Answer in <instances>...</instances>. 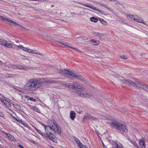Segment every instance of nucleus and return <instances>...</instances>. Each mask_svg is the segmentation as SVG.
Here are the masks:
<instances>
[{
  "mask_svg": "<svg viewBox=\"0 0 148 148\" xmlns=\"http://www.w3.org/2000/svg\"><path fill=\"white\" fill-rule=\"evenodd\" d=\"M19 92H22V91L21 90H18Z\"/></svg>",
  "mask_w": 148,
  "mask_h": 148,
  "instance_id": "61",
  "label": "nucleus"
},
{
  "mask_svg": "<svg viewBox=\"0 0 148 148\" xmlns=\"http://www.w3.org/2000/svg\"><path fill=\"white\" fill-rule=\"evenodd\" d=\"M90 20L91 21L95 22H97L98 21V19L94 17H91L90 18Z\"/></svg>",
  "mask_w": 148,
  "mask_h": 148,
  "instance_id": "24",
  "label": "nucleus"
},
{
  "mask_svg": "<svg viewBox=\"0 0 148 148\" xmlns=\"http://www.w3.org/2000/svg\"><path fill=\"white\" fill-rule=\"evenodd\" d=\"M4 46L8 48H11L12 47V45L10 43H7V41L5 43Z\"/></svg>",
  "mask_w": 148,
  "mask_h": 148,
  "instance_id": "21",
  "label": "nucleus"
},
{
  "mask_svg": "<svg viewBox=\"0 0 148 148\" xmlns=\"http://www.w3.org/2000/svg\"><path fill=\"white\" fill-rule=\"evenodd\" d=\"M2 147L1 145H0V148H2Z\"/></svg>",
  "mask_w": 148,
  "mask_h": 148,
  "instance_id": "62",
  "label": "nucleus"
},
{
  "mask_svg": "<svg viewBox=\"0 0 148 148\" xmlns=\"http://www.w3.org/2000/svg\"><path fill=\"white\" fill-rule=\"evenodd\" d=\"M68 74L71 76L78 78V79L81 80L82 82L84 81L83 77L81 75L78 73H76L74 71H69L67 72Z\"/></svg>",
  "mask_w": 148,
  "mask_h": 148,
  "instance_id": "4",
  "label": "nucleus"
},
{
  "mask_svg": "<svg viewBox=\"0 0 148 148\" xmlns=\"http://www.w3.org/2000/svg\"><path fill=\"white\" fill-rule=\"evenodd\" d=\"M39 52L38 51H37L35 52V53L36 54H38Z\"/></svg>",
  "mask_w": 148,
  "mask_h": 148,
  "instance_id": "59",
  "label": "nucleus"
},
{
  "mask_svg": "<svg viewBox=\"0 0 148 148\" xmlns=\"http://www.w3.org/2000/svg\"><path fill=\"white\" fill-rule=\"evenodd\" d=\"M33 109L36 112H40V109L36 106H34L33 107Z\"/></svg>",
  "mask_w": 148,
  "mask_h": 148,
  "instance_id": "29",
  "label": "nucleus"
},
{
  "mask_svg": "<svg viewBox=\"0 0 148 148\" xmlns=\"http://www.w3.org/2000/svg\"><path fill=\"white\" fill-rule=\"evenodd\" d=\"M126 17L127 18H133V19L134 20V18H138V16L136 15H133L132 14H127L126 15Z\"/></svg>",
  "mask_w": 148,
  "mask_h": 148,
  "instance_id": "16",
  "label": "nucleus"
},
{
  "mask_svg": "<svg viewBox=\"0 0 148 148\" xmlns=\"http://www.w3.org/2000/svg\"><path fill=\"white\" fill-rule=\"evenodd\" d=\"M50 83H52L53 82L52 80H50Z\"/></svg>",
  "mask_w": 148,
  "mask_h": 148,
  "instance_id": "60",
  "label": "nucleus"
},
{
  "mask_svg": "<svg viewBox=\"0 0 148 148\" xmlns=\"http://www.w3.org/2000/svg\"><path fill=\"white\" fill-rule=\"evenodd\" d=\"M102 144L104 148H107V146L105 145L103 142L102 143Z\"/></svg>",
  "mask_w": 148,
  "mask_h": 148,
  "instance_id": "49",
  "label": "nucleus"
},
{
  "mask_svg": "<svg viewBox=\"0 0 148 148\" xmlns=\"http://www.w3.org/2000/svg\"><path fill=\"white\" fill-rule=\"evenodd\" d=\"M15 119L21 123H22L23 121L21 119H20L19 118H15Z\"/></svg>",
  "mask_w": 148,
  "mask_h": 148,
  "instance_id": "38",
  "label": "nucleus"
},
{
  "mask_svg": "<svg viewBox=\"0 0 148 148\" xmlns=\"http://www.w3.org/2000/svg\"><path fill=\"white\" fill-rule=\"evenodd\" d=\"M134 21L136 22H138L140 23H142L146 25H147L146 23L142 19V18L138 16L137 18H134Z\"/></svg>",
  "mask_w": 148,
  "mask_h": 148,
  "instance_id": "10",
  "label": "nucleus"
},
{
  "mask_svg": "<svg viewBox=\"0 0 148 148\" xmlns=\"http://www.w3.org/2000/svg\"><path fill=\"white\" fill-rule=\"evenodd\" d=\"M18 69H20L24 71L26 70V66H19L18 67Z\"/></svg>",
  "mask_w": 148,
  "mask_h": 148,
  "instance_id": "27",
  "label": "nucleus"
},
{
  "mask_svg": "<svg viewBox=\"0 0 148 148\" xmlns=\"http://www.w3.org/2000/svg\"><path fill=\"white\" fill-rule=\"evenodd\" d=\"M92 34L95 36L99 38L104 36L103 34L102 33L97 32H93Z\"/></svg>",
  "mask_w": 148,
  "mask_h": 148,
  "instance_id": "13",
  "label": "nucleus"
},
{
  "mask_svg": "<svg viewBox=\"0 0 148 148\" xmlns=\"http://www.w3.org/2000/svg\"><path fill=\"white\" fill-rule=\"evenodd\" d=\"M1 101L3 103H4L5 105L7 104L8 102L5 100H4L3 99H1Z\"/></svg>",
  "mask_w": 148,
  "mask_h": 148,
  "instance_id": "37",
  "label": "nucleus"
},
{
  "mask_svg": "<svg viewBox=\"0 0 148 148\" xmlns=\"http://www.w3.org/2000/svg\"><path fill=\"white\" fill-rule=\"evenodd\" d=\"M72 84H71V83H68L67 84H66V85L67 87L69 88H71L72 86Z\"/></svg>",
  "mask_w": 148,
  "mask_h": 148,
  "instance_id": "42",
  "label": "nucleus"
},
{
  "mask_svg": "<svg viewBox=\"0 0 148 148\" xmlns=\"http://www.w3.org/2000/svg\"><path fill=\"white\" fill-rule=\"evenodd\" d=\"M42 83V82L40 80L30 79L25 85V88L28 91H34L40 87Z\"/></svg>",
  "mask_w": 148,
  "mask_h": 148,
  "instance_id": "1",
  "label": "nucleus"
},
{
  "mask_svg": "<svg viewBox=\"0 0 148 148\" xmlns=\"http://www.w3.org/2000/svg\"><path fill=\"white\" fill-rule=\"evenodd\" d=\"M111 125L112 127L119 131L122 134L127 132V130L126 126L117 121H113L111 123Z\"/></svg>",
  "mask_w": 148,
  "mask_h": 148,
  "instance_id": "3",
  "label": "nucleus"
},
{
  "mask_svg": "<svg viewBox=\"0 0 148 148\" xmlns=\"http://www.w3.org/2000/svg\"><path fill=\"white\" fill-rule=\"evenodd\" d=\"M132 144L133 145L135 146L136 148H139L138 147V145H137V143L136 142L134 141V142Z\"/></svg>",
  "mask_w": 148,
  "mask_h": 148,
  "instance_id": "34",
  "label": "nucleus"
},
{
  "mask_svg": "<svg viewBox=\"0 0 148 148\" xmlns=\"http://www.w3.org/2000/svg\"><path fill=\"white\" fill-rule=\"evenodd\" d=\"M120 58H121V59H124V60L127 59L128 58V57H126L125 55H123V56H121Z\"/></svg>",
  "mask_w": 148,
  "mask_h": 148,
  "instance_id": "36",
  "label": "nucleus"
},
{
  "mask_svg": "<svg viewBox=\"0 0 148 148\" xmlns=\"http://www.w3.org/2000/svg\"><path fill=\"white\" fill-rule=\"evenodd\" d=\"M73 89H76V90H80L84 91L85 90V88L83 87H81V86L79 85H76L75 84L72 83L71 87Z\"/></svg>",
  "mask_w": 148,
  "mask_h": 148,
  "instance_id": "11",
  "label": "nucleus"
},
{
  "mask_svg": "<svg viewBox=\"0 0 148 148\" xmlns=\"http://www.w3.org/2000/svg\"><path fill=\"white\" fill-rule=\"evenodd\" d=\"M121 81L124 84H130L131 86L133 87H136L137 88H138L139 87L144 89L146 88L148 89V85L141 83L139 80L137 79H133V80L123 79L121 80Z\"/></svg>",
  "mask_w": 148,
  "mask_h": 148,
  "instance_id": "2",
  "label": "nucleus"
},
{
  "mask_svg": "<svg viewBox=\"0 0 148 148\" xmlns=\"http://www.w3.org/2000/svg\"><path fill=\"white\" fill-rule=\"evenodd\" d=\"M20 148H24L21 145H19L18 146Z\"/></svg>",
  "mask_w": 148,
  "mask_h": 148,
  "instance_id": "58",
  "label": "nucleus"
},
{
  "mask_svg": "<svg viewBox=\"0 0 148 148\" xmlns=\"http://www.w3.org/2000/svg\"><path fill=\"white\" fill-rule=\"evenodd\" d=\"M101 6H103V7L106 8L107 10H108L109 11H111V10L109 8L108 6L106 4H101Z\"/></svg>",
  "mask_w": 148,
  "mask_h": 148,
  "instance_id": "25",
  "label": "nucleus"
},
{
  "mask_svg": "<svg viewBox=\"0 0 148 148\" xmlns=\"http://www.w3.org/2000/svg\"><path fill=\"white\" fill-rule=\"evenodd\" d=\"M0 19H1L3 21H4L5 22H10V24L11 25L12 24H13L14 25H15L16 26H18L20 27L21 26V25L17 23H16L14 21H13L10 20V19H9L5 17L1 16L0 15Z\"/></svg>",
  "mask_w": 148,
  "mask_h": 148,
  "instance_id": "6",
  "label": "nucleus"
},
{
  "mask_svg": "<svg viewBox=\"0 0 148 148\" xmlns=\"http://www.w3.org/2000/svg\"><path fill=\"white\" fill-rule=\"evenodd\" d=\"M23 125L24 126H26L27 124L26 123H24L23 122L22 123Z\"/></svg>",
  "mask_w": 148,
  "mask_h": 148,
  "instance_id": "53",
  "label": "nucleus"
},
{
  "mask_svg": "<svg viewBox=\"0 0 148 148\" xmlns=\"http://www.w3.org/2000/svg\"><path fill=\"white\" fill-rule=\"evenodd\" d=\"M139 146L142 148H145V140L143 139H141L139 140Z\"/></svg>",
  "mask_w": 148,
  "mask_h": 148,
  "instance_id": "14",
  "label": "nucleus"
},
{
  "mask_svg": "<svg viewBox=\"0 0 148 148\" xmlns=\"http://www.w3.org/2000/svg\"><path fill=\"white\" fill-rule=\"evenodd\" d=\"M32 50H31V49H28L27 51L29 52V53H31Z\"/></svg>",
  "mask_w": 148,
  "mask_h": 148,
  "instance_id": "50",
  "label": "nucleus"
},
{
  "mask_svg": "<svg viewBox=\"0 0 148 148\" xmlns=\"http://www.w3.org/2000/svg\"><path fill=\"white\" fill-rule=\"evenodd\" d=\"M3 64L4 65V64H3V63L0 60V65L3 66Z\"/></svg>",
  "mask_w": 148,
  "mask_h": 148,
  "instance_id": "52",
  "label": "nucleus"
},
{
  "mask_svg": "<svg viewBox=\"0 0 148 148\" xmlns=\"http://www.w3.org/2000/svg\"><path fill=\"white\" fill-rule=\"evenodd\" d=\"M37 132L41 135H43V133H42L40 131L38 130V131Z\"/></svg>",
  "mask_w": 148,
  "mask_h": 148,
  "instance_id": "47",
  "label": "nucleus"
},
{
  "mask_svg": "<svg viewBox=\"0 0 148 148\" xmlns=\"http://www.w3.org/2000/svg\"><path fill=\"white\" fill-rule=\"evenodd\" d=\"M36 52V51L35 50H32V51L31 52V53H35V52Z\"/></svg>",
  "mask_w": 148,
  "mask_h": 148,
  "instance_id": "48",
  "label": "nucleus"
},
{
  "mask_svg": "<svg viewBox=\"0 0 148 148\" xmlns=\"http://www.w3.org/2000/svg\"><path fill=\"white\" fill-rule=\"evenodd\" d=\"M38 54L40 55H42V54H41V53H38Z\"/></svg>",
  "mask_w": 148,
  "mask_h": 148,
  "instance_id": "64",
  "label": "nucleus"
},
{
  "mask_svg": "<svg viewBox=\"0 0 148 148\" xmlns=\"http://www.w3.org/2000/svg\"><path fill=\"white\" fill-rule=\"evenodd\" d=\"M91 43L94 45H97L99 44V42L98 40H94L92 39L91 40Z\"/></svg>",
  "mask_w": 148,
  "mask_h": 148,
  "instance_id": "22",
  "label": "nucleus"
},
{
  "mask_svg": "<svg viewBox=\"0 0 148 148\" xmlns=\"http://www.w3.org/2000/svg\"><path fill=\"white\" fill-rule=\"evenodd\" d=\"M56 129L57 130L56 131V132L57 133L60 134L61 132V129L60 127L58 126Z\"/></svg>",
  "mask_w": 148,
  "mask_h": 148,
  "instance_id": "30",
  "label": "nucleus"
},
{
  "mask_svg": "<svg viewBox=\"0 0 148 148\" xmlns=\"http://www.w3.org/2000/svg\"><path fill=\"white\" fill-rule=\"evenodd\" d=\"M20 27H21L23 29H25L29 31V29L25 27H24L22 25H21V26Z\"/></svg>",
  "mask_w": 148,
  "mask_h": 148,
  "instance_id": "43",
  "label": "nucleus"
},
{
  "mask_svg": "<svg viewBox=\"0 0 148 148\" xmlns=\"http://www.w3.org/2000/svg\"><path fill=\"white\" fill-rule=\"evenodd\" d=\"M26 68L27 69H26V71H27L29 70H34L35 68L34 67L26 66Z\"/></svg>",
  "mask_w": 148,
  "mask_h": 148,
  "instance_id": "31",
  "label": "nucleus"
},
{
  "mask_svg": "<svg viewBox=\"0 0 148 148\" xmlns=\"http://www.w3.org/2000/svg\"><path fill=\"white\" fill-rule=\"evenodd\" d=\"M129 141L132 144L134 142V141H133L131 140H130Z\"/></svg>",
  "mask_w": 148,
  "mask_h": 148,
  "instance_id": "55",
  "label": "nucleus"
},
{
  "mask_svg": "<svg viewBox=\"0 0 148 148\" xmlns=\"http://www.w3.org/2000/svg\"><path fill=\"white\" fill-rule=\"evenodd\" d=\"M82 5L88 8H90L92 9L97 11L98 12L100 13H102L103 12L101 10H100L98 8H96L93 6V5H89L88 4H86L84 3L82 4Z\"/></svg>",
  "mask_w": 148,
  "mask_h": 148,
  "instance_id": "8",
  "label": "nucleus"
},
{
  "mask_svg": "<svg viewBox=\"0 0 148 148\" xmlns=\"http://www.w3.org/2000/svg\"><path fill=\"white\" fill-rule=\"evenodd\" d=\"M29 140L32 142L33 143H34L35 142V141L34 140H31L30 139H29Z\"/></svg>",
  "mask_w": 148,
  "mask_h": 148,
  "instance_id": "51",
  "label": "nucleus"
},
{
  "mask_svg": "<svg viewBox=\"0 0 148 148\" xmlns=\"http://www.w3.org/2000/svg\"><path fill=\"white\" fill-rule=\"evenodd\" d=\"M85 89L84 91H81L80 90H78L77 91V94L79 96L81 97H90L93 96L92 94L88 93H87L86 92H83V91H84L85 90Z\"/></svg>",
  "mask_w": 148,
  "mask_h": 148,
  "instance_id": "5",
  "label": "nucleus"
},
{
  "mask_svg": "<svg viewBox=\"0 0 148 148\" xmlns=\"http://www.w3.org/2000/svg\"><path fill=\"white\" fill-rule=\"evenodd\" d=\"M13 106L16 108H18V107H19L18 105H16V104H14Z\"/></svg>",
  "mask_w": 148,
  "mask_h": 148,
  "instance_id": "46",
  "label": "nucleus"
},
{
  "mask_svg": "<svg viewBox=\"0 0 148 148\" xmlns=\"http://www.w3.org/2000/svg\"><path fill=\"white\" fill-rule=\"evenodd\" d=\"M21 47H20V48L21 49H23L24 51H27V50L28 49V48H27L26 47H22V45H21Z\"/></svg>",
  "mask_w": 148,
  "mask_h": 148,
  "instance_id": "35",
  "label": "nucleus"
},
{
  "mask_svg": "<svg viewBox=\"0 0 148 148\" xmlns=\"http://www.w3.org/2000/svg\"><path fill=\"white\" fill-rule=\"evenodd\" d=\"M114 145L116 146L117 148H119V147H123L121 145L119 142L117 141H116L114 142L113 143Z\"/></svg>",
  "mask_w": 148,
  "mask_h": 148,
  "instance_id": "17",
  "label": "nucleus"
},
{
  "mask_svg": "<svg viewBox=\"0 0 148 148\" xmlns=\"http://www.w3.org/2000/svg\"><path fill=\"white\" fill-rule=\"evenodd\" d=\"M76 117V113L73 111H72L70 112V117L71 119L74 120Z\"/></svg>",
  "mask_w": 148,
  "mask_h": 148,
  "instance_id": "15",
  "label": "nucleus"
},
{
  "mask_svg": "<svg viewBox=\"0 0 148 148\" xmlns=\"http://www.w3.org/2000/svg\"><path fill=\"white\" fill-rule=\"evenodd\" d=\"M84 119H87L91 121H96L98 120L97 118H95L94 116H93L88 114H86L84 116Z\"/></svg>",
  "mask_w": 148,
  "mask_h": 148,
  "instance_id": "9",
  "label": "nucleus"
},
{
  "mask_svg": "<svg viewBox=\"0 0 148 148\" xmlns=\"http://www.w3.org/2000/svg\"><path fill=\"white\" fill-rule=\"evenodd\" d=\"M66 46L68 47H69L70 48H71L72 49H75L77 50V51H79L80 52H81V51H80L79 50L75 48H74V47H72L71 46H69V45H66Z\"/></svg>",
  "mask_w": 148,
  "mask_h": 148,
  "instance_id": "41",
  "label": "nucleus"
},
{
  "mask_svg": "<svg viewBox=\"0 0 148 148\" xmlns=\"http://www.w3.org/2000/svg\"><path fill=\"white\" fill-rule=\"evenodd\" d=\"M34 129L37 132V131H38V129L36 127H34Z\"/></svg>",
  "mask_w": 148,
  "mask_h": 148,
  "instance_id": "57",
  "label": "nucleus"
},
{
  "mask_svg": "<svg viewBox=\"0 0 148 148\" xmlns=\"http://www.w3.org/2000/svg\"><path fill=\"white\" fill-rule=\"evenodd\" d=\"M41 124L43 126L45 127H45H47V125H44V124H43L42 123H41Z\"/></svg>",
  "mask_w": 148,
  "mask_h": 148,
  "instance_id": "54",
  "label": "nucleus"
},
{
  "mask_svg": "<svg viewBox=\"0 0 148 148\" xmlns=\"http://www.w3.org/2000/svg\"><path fill=\"white\" fill-rule=\"evenodd\" d=\"M49 123H51V124L50 125V126L51 127V129L52 130V131L56 133V129L58 127V125L56 123V122L54 120H49Z\"/></svg>",
  "mask_w": 148,
  "mask_h": 148,
  "instance_id": "7",
  "label": "nucleus"
},
{
  "mask_svg": "<svg viewBox=\"0 0 148 148\" xmlns=\"http://www.w3.org/2000/svg\"><path fill=\"white\" fill-rule=\"evenodd\" d=\"M56 42H57L59 43L60 44H61L64 45L66 46V45H66L65 44L66 42H63V41L61 42L59 41H56Z\"/></svg>",
  "mask_w": 148,
  "mask_h": 148,
  "instance_id": "33",
  "label": "nucleus"
},
{
  "mask_svg": "<svg viewBox=\"0 0 148 148\" xmlns=\"http://www.w3.org/2000/svg\"><path fill=\"white\" fill-rule=\"evenodd\" d=\"M6 40L2 39H0V44L4 46Z\"/></svg>",
  "mask_w": 148,
  "mask_h": 148,
  "instance_id": "26",
  "label": "nucleus"
},
{
  "mask_svg": "<svg viewBox=\"0 0 148 148\" xmlns=\"http://www.w3.org/2000/svg\"><path fill=\"white\" fill-rule=\"evenodd\" d=\"M75 141L76 143L79 147L81 146V145H82V143H81L80 141L77 138H75Z\"/></svg>",
  "mask_w": 148,
  "mask_h": 148,
  "instance_id": "20",
  "label": "nucleus"
},
{
  "mask_svg": "<svg viewBox=\"0 0 148 148\" xmlns=\"http://www.w3.org/2000/svg\"><path fill=\"white\" fill-rule=\"evenodd\" d=\"M29 100L31 101H36V99L32 97H30Z\"/></svg>",
  "mask_w": 148,
  "mask_h": 148,
  "instance_id": "40",
  "label": "nucleus"
},
{
  "mask_svg": "<svg viewBox=\"0 0 148 148\" xmlns=\"http://www.w3.org/2000/svg\"><path fill=\"white\" fill-rule=\"evenodd\" d=\"M99 21L103 25H107V23L103 19H100Z\"/></svg>",
  "mask_w": 148,
  "mask_h": 148,
  "instance_id": "28",
  "label": "nucleus"
},
{
  "mask_svg": "<svg viewBox=\"0 0 148 148\" xmlns=\"http://www.w3.org/2000/svg\"><path fill=\"white\" fill-rule=\"evenodd\" d=\"M69 71H68L66 69H60V73L62 75H64L65 74H68V73H67V72H68Z\"/></svg>",
  "mask_w": 148,
  "mask_h": 148,
  "instance_id": "18",
  "label": "nucleus"
},
{
  "mask_svg": "<svg viewBox=\"0 0 148 148\" xmlns=\"http://www.w3.org/2000/svg\"><path fill=\"white\" fill-rule=\"evenodd\" d=\"M51 126H47V127H46L45 128V132L48 134H50L51 135H53L52 133V129H51Z\"/></svg>",
  "mask_w": 148,
  "mask_h": 148,
  "instance_id": "12",
  "label": "nucleus"
},
{
  "mask_svg": "<svg viewBox=\"0 0 148 148\" xmlns=\"http://www.w3.org/2000/svg\"><path fill=\"white\" fill-rule=\"evenodd\" d=\"M13 118H14V119H15V118H15V117L14 116H13Z\"/></svg>",
  "mask_w": 148,
  "mask_h": 148,
  "instance_id": "63",
  "label": "nucleus"
},
{
  "mask_svg": "<svg viewBox=\"0 0 148 148\" xmlns=\"http://www.w3.org/2000/svg\"><path fill=\"white\" fill-rule=\"evenodd\" d=\"M4 116V114L3 112H0V116L2 117H3Z\"/></svg>",
  "mask_w": 148,
  "mask_h": 148,
  "instance_id": "44",
  "label": "nucleus"
},
{
  "mask_svg": "<svg viewBox=\"0 0 148 148\" xmlns=\"http://www.w3.org/2000/svg\"><path fill=\"white\" fill-rule=\"evenodd\" d=\"M79 147H80V148H86V147L85 145H83V144H82V146L81 145V146H80Z\"/></svg>",
  "mask_w": 148,
  "mask_h": 148,
  "instance_id": "45",
  "label": "nucleus"
},
{
  "mask_svg": "<svg viewBox=\"0 0 148 148\" xmlns=\"http://www.w3.org/2000/svg\"><path fill=\"white\" fill-rule=\"evenodd\" d=\"M50 80H48V81H46L45 82H44V83L46 82L47 83L49 84V83H50Z\"/></svg>",
  "mask_w": 148,
  "mask_h": 148,
  "instance_id": "56",
  "label": "nucleus"
},
{
  "mask_svg": "<svg viewBox=\"0 0 148 148\" xmlns=\"http://www.w3.org/2000/svg\"><path fill=\"white\" fill-rule=\"evenodd\" d=\"M5 134L8 136V137L11 140L13 141L14 140L15 138L12 135L8 133H5Z\"/></svg>",
  "mask_w": 148,
  "mask_h": 148,
  "instance_id": "19",
  "label": "nucleus"
},
{
  "mask_svg": "<svg viewBox=\"0 0 148 148\" xmlns=\"http://www.w3.org/2000/svg\"><path fill=\"white\" fill-rule=\"evenodd\" d=\"M11 67L14 69H18V67L15 65H12L11 66Z\"/></svg>",
  "mask_w": 148,
  "mask_h": 148,
  "instance_id": "39",
  "label": "nucleus"
},
{
  "mask_svg": "<svg viewBox=\"0 0 148 148\" xmlns=\"http://www.w3.org/2000/svg\"><path fill=\"white\" fill-rule=\"evenodd\" d=\"M48 134H43V135H42V136L45 138H46L47 137H49V135Z\"/></svg>",
  "mask_w": 148,
  "mask_h": 148,
  "instance_id": "32",
  "label": "nucleus"
},
{
  "mask_svg": "<svg viewBox=\"0 0 148 148\" xmlns=\"http://www.w3.org/2000/svg\"><path fill=\"white\" fill-rule=\"evenodd\" d=\"M49 139L52 141L54 143H56L57 142V140L56 139L54 138V137H53L52 136L50 135L49 136Z\"/></svg>",
  "mask_w": 148,
  "mask_h": 148,
  "instance_id": "23",
  "label": "nucleus"
}]
</instances>
